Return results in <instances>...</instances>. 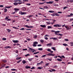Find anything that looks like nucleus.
<instances>
[{
    "label": "nucleus",
    "mask_w": 73,
    "mask_h": 73,
    "mask_svg": "<svg viewBox=\"0 0 73 73\" xmlns=\"http://www.w3.org/2000/svg\"><path fill=\"white\" fill-rule=\"evenodd\" d=\"M7 11H8V10H7V9L6 8H5L4 9V12H5H5H7Z\"/></svg>",
    "instance_id": "obj_15"
},
{
    "label": "nucleus",
    "mask_w": 73,
    "mask_h": 73,
    "mask_svg": "<svg viewBox=\"0 0 73 73\" xmlns=\"http://www.w3.org/2000/svg\"><path fill=\"white\" fill-rule=\"evenodd\" d=\"M44 3H39V5H42L44 4Z\"/></svg>",
    "instance_id": "obj_41"
},
{
    "label": "nucleus",
    "mask_w": 73,
    "mask_h": 73,
    "mask_svg": "<svg viewBox=\"0 0 73 73\" xmlns=\"http://www.w3.org/2000/svg\"><path fill=\"white\" fill-rule=\"evenodd\" d=\"M60 31H56L55 32V34L56 35H58V34H57L58 33H59Z\"/></svg>",
    "instance_id": "obj_11"
},
{
    "label": "nucleus",
    "mask_w": 73,
    "mask_h": 73,
    "mask_svg": "<svg viewBox=\"0 0 73 73\" xmlns=\"http://www.w3.org/2000/svg\"><path fill=\"white\" fill-rule=\"evenodd\" d=\"M51 49H52L54 50V51H56V49H55V47H52L51 48Z\"/></svg>",
    "instance_id": "obj_35"
},
{
    "label": "nucleus",
    "mask_w": 73,
    "mask_h": 73,
    "mask_svg": "<svg viewBox=\"0 0 73 73\" xmlns=\"http://www.w3.org/2000/svg\"><path fill=\"white\" fill-rule=\"evenodd\" d=\"M53 5L54 6H57V7H58V5L54 4H53Z\"/></svg>",
    "instance_id": "obj_36"
},
{
    "label": "nucleus",
    "mask_w": 73,
    "mask_h": 73,
    "mask_svg": "<svg viewBox=\"0 0 73 73\" xmlns=\"http://www.w3.org/2000/svg\"><path fill=\"white\" fill-rule=\"evenodd\" d=\"M47 51H48V52H50L51 50H50V49L48 48V49H47Z\"/></svg>",
    "instance_id": "obj_57"
},
{
    "label": "nucleus",
    "mask_w": 73,
    "mask_h": 73,
    "mask_svg": "<svg viewBox=\"0 0 73 73\" xmlns=\"http://www.w3.org/2000/svg\"><path fill=\"white\" fill-rule=\"evenodd\" d=\"M14 10L15 11H19V9L17 8H15L14 9Z\"/></svg>",
    "instance_id": "obj_25"
},
{
    "label": "nucleus",
    "mask_w": 73,
    "mask_h": 73,
    "mask_svg": "<svg viewBox=\"0 0 73 73\" xmlns=\"http://www.w3.org/2000/svg\"><path fill=\"white\" fill-rule=\"evenodd\" d=\"M38 46H42V45H41V44H38L37 45Z\"/></svg>",
    "instance_id": "obj_62"
},
{
    "label": "nucleus",
    "mask_w": 73,
    "mask_h": 73,
    "mask_svg": "<svg viewBox=\"0 0 73 73\" xmlns=\"http://www.w3.org/2000/svg\"><path fill=\"white\" fill-rule=\"evenodd\" d=\"M57 60V61H62V59H60V58H58Z\"/></svg>",
    "instance_id": "obj_20"
},
{
    "label": "nucleus",
    "mask_w": 73,
    "mask_h": 73,
    "mask_svg": "<svg viewBox=\"0 0 73 73\" xmlns=\"http://www.w3.org/2000/svg\"><path fill=\"white\" fill-rule=\"evenodd\" d=\"M65 40L66 41H69V40L68 39H65Z\"/></svg>",
    "instance_id": "obj_59"
},
{
    "label": "nucleus",
    "mask_w": 73,
    "mask_h": 73,
    "mask_svg": "<svg viewBox=\"0 0 73 73\" xmlns=\"http://www.w3.org/2000/svg\"><path fill=\"white\" fill-rule=\"evenodd\" d=\"M52 45V44L51 43H48L46 44L47 46H51Z\"/></svg>",
    "instance_id": "obj_4"
},
{
    "label": "nucleus",
    "mask_w": 73,
    "mask_h": 73,
    "mask_svg": "<svg viewBox=\"0 0 73 73\" xmlns=\"http://www.w3.org/2000/svg\"><path fill=\"white\" fill-rule=\"evenodd\" d=\"M33 53L35 52H36V50H35V49H33V50L32 51Z\"/></svg>",
    "instance_id": "obj_30"
},
{
    "label": "nucleus",
    "mask_w": 73,
    "mask_h": 73,
    "mask_svg": "<svg viewBox=\"0 0 73 73\" xmlns=\"http://www.w3.org/2000/svg\"><path fill=\"white\" fill-rule=\"evenodd\" d=\"M4 48H5V49H8V48L11 49V46H7L6 47H4Z\"/></svg>",
    "instance_id": "obj_10"
},
{
    "label": "nucleus",
    "mask_w": 73,
    "mask_h": 73,
    "mask_svg": "<svg viewBox=\"0 0 73 73\" xmlns=\"http://www.w3.org/2000/svg\"><path fill=\"white\" fill-rule=\"evenodd\" d=\"M29 54H27L26 55H25V57H27V56H29Z\"/></svg>",
    "instance_id": "obj_56"
},
{
    "label": "nucleus",
    "mask_w": 73,
    "mask_h": 73,
    "mask_svg": "<svg viewBox=\"0 0 73 73\" xmlns=\"http://www.w3.org/2000/svg\"><path fill=\"white\" fill-rule=\"evenodd\" d=\"M5 65L6 64H5L2 63V67H1V69L2 68H3V67H4V66H5Z\"/></svg>",
    "instance_id": "obj_16"
},
{
    "label": "nucleus",
    "mask_w": 73,
    "mask_h": 73,
    "mask_svg": "<svg viewBox=\"0 0 73 73\" xmlns=\"http://www.w3.org/2000/svg\"><path fill=\"white\" fill-rule=\"evenodd\" d=\"M44 8L45 9H48V7H47V6H44Z\"/></svg>",
    "instance_id": "obj_26"
},
{
    "label": "nucleus",
    "mask_w": 73,
    "mask_h": 73,
    "mask_svg": "<svg viewBox=\"0 0 73 73\" xmlns=\"http://www.w3.org/2000/svg\"><path fill=\"white\" fill-rule=\"evenodd\" d=\"M2 40H6L7 39L5 38H3L2 39Z\"/></svg>",
    "instance_id": "obj_53"
},
{
    "label": "nucleus",
    "mask_w": 73,
    "mask_h": 73,
    "mask_svg": "<svg viewBox=\"0 0 73 73\" xmlns=\"http://www.w3.org/2000/svg\"><path fill=\"white\" fill-rule=\"evenodd\" d=\"M29 50L30 52H32L33 50V48H30V47H29Z\"/></svg>",
    "instance_id": "obj_17"
},
{
    "label": "nucleus",
    "mask_w": 73,
    "mask_h": 73,
    "mask_svg": "<svg viewBox=\"0 0 73 73\" xmlns=\"http://www.w3.org/2000/svg\"><path fill=\"white\" fill-rule=\"evenodd\" d=\"M40 41L41 42H42V43H43V42H44V40H40Z\"/></svg>",
    "instance_id": "obj_39"
},
{
    "label": "nucleus",
    "mask_w": 73,
    "mask_h": 73,
    "mask_svg": "<svg viewBox=\"0 0 73 73\" xmlns=\"http://www.w3.org/2000/svg\"><path fill=\"white\" fill-rule=\"evenodd\" d=\"M51 16H55V14L54 13L53 14H51Z\"/></svg>",
    "instance_id": "obj_42"
},
{
    "label": "nucleus",
    "mask_w": 73,
    "mask_h": 73,
    "mask_svg": "<svg viewBox=\"0 0 73 73\" xmlns=\"http://www.w3.org/2000/svg\"><path fill=\"white\" fill-rule=\"evenodd\" d=\"M8 18H9V17H8V16H7V17H6L5 19V20H6V19L8 20Z\"/></svg>",
    "instance_id": "obj_38"
},
{
    "label": "nucleus",
    "mask_w": 73,
    "mask_h": 73,
    "mask_svg": "<svg viewBox=\"0 0 73 73\" xmlns=\"http://www.w3.org/2000/svg\"><path fill=\"white\" fill-rule=\"evenodd\" d=\"M24 27H27V28H32L33 27L32 26H28V25H25Z\"/></svg>",
    "instance_id": "obj_3"
},
{
    "label": "nucleus",
    "mask_w": 73,
    "mask_h": 73,
    "mask_svg": "<svg viewBox=\"0 0 73 73\" xmlns=\"http://www.w3.org/2000/svg\"><path fill=\"white\" fill-rule=\"evenodd\" d=\"M37 35H35L34 36V38H37Z\"/></svg>",
    "instance_id": "obj_28"
},
{
    "label": "nucleus",
    "mask_w": 73,
    "mask_h": 73,
    "mask_svg": "<svg viewBox=\"0 0 73 73\" xmlns=\"http://www.w3.org/2000/svg\"><path fill=\"white\" fill-rule=\"evenodd\" d=\"M11 70L13 71H15V70H16L15 69H11Z\"/></svg>",
    "instance_id": "obj_45"
},
{
    "label": "nucleus",
    "mask_w": 73,
    "mask_h": 73,
    "mask_svg": "<svg viewBox=\"0 0 73 73\" xmlns=\"http://www.w3.org/2000/svg\"><path fill=\"white\" fill-rule=\"evenodd\" d=\"M22 10L23 11H26V9H25V7H23L22 8Z\"/></svg>",
    "instance_id": "obj_14"
},
{
    "label": "nucleus",
    "mask_w": 73,
    "mask_h": 73,
    "mask_svg": "<svg viewBox=\"0 0 73 73\" xmlns=\"http://www.w3.org/2000/svg\"><path fill=\"white\" fill-rule=\"evenodd\" d=\"M68 3H69V2H70V3H73V0H68Z\"/></svg>",
    "instance_id": "obj_18"
},
{
    "label": "nucleus",
    "mask_w": 73,
    "mask_h": 73,
    "mask_svg": "<svg viewBox=\"0 0 73 73\" xmlns=\"http://www.w3.org/2000/svg\"><path fill=\"white\" fill-rule=\"evenodd\" d=\"M6 30L7 31L8 33H9V32H11V31L10 29H7Z\"/></svg>",
    "instance_id": "obj_22"
},
{
    "label": "nucleus",
    "mask_w": 73,
    "mask_h": 73,
    "mask_svg": "<svg viewBox=\"0 0 73 73\" xmlns=\"http://www.w3.org/2000/svg\"><path fill=\"white\" fill-rule=\"evenodd\" d=\"M35 69V67H33L31 68V69Z\"/></svg>",
    "instance_id": "obj_58"
},
{
    "label": "nucleus",
    "mask_w": 73,
    "mask_h": 73,
    "mask_svg": "<svg viewBox=\"0 0 73 73\" xmlns=\"http://www.w3.org/2000/svg\"><path fill=\"white\" fill-rule=\"evenodd\" d=\"M70 44L71 46H73V42H70Z\"/></svg>",
    "instance_id": "obj_40"
},
{
    "label": "nucleus",
    "mask_w": 73,
    "mask_h": 73,
    "mask_svg": "<svg viewBox=\"0 0 73 73\" xmlns=\"http://www.w3.org/2000/svg\"><path fill=\"white\" fill-rule=\"evenodd\" d=\"M40 53V52H35L34 53V54H37V53Z\"/></svg>",
    "instance_id": "obj_37"
},
{
    "label": "nucleus",
    "mask_w": 73,
    "mask_h": 73,
    "mask_svg": "<svg viewBox=\"0 0 73 73\" xmlns=\"http://www.w3.org/2000/svg\"><path fill=\"white\" fill-rule=\"evenodd\" d=\"M63 45H64V46H68V44H63Z\"/></svg>",
    "instance_id": "obj_50"
},
{
    "label": "nucleus",
    "mask_w": 73,
    "mask_h": 73,
    "mask_svg": "<svg viewBox=\"0 0 73 73\" xmlns=\"http://www.w3.org/2000/svg\"><path fill=\"white\" fill-rule=\"evenodd\" d=\"M53 3V1H50L48 2H46V3H47V4H49V3L51 4V3Z\"/></svg>",
    "instance_id": "obj_12"
},
{
    "label": "nucleus",
    "mask_w": 73,
    "mask_h": 73,
    "mask_svg": "<svg viewBox=\"0 0 73 73\" xmlns=\"http://www.w3.org/2000/svg\"><path fill=\"white\" fill-rule=\"evenodd\" d=\"M48 12H50V13H53L54 12V11H48Z\"/></svg>",
    "instance_id": "obj_23"
},
{
    "label": "nucleus",
    "mask_w": 73,
    "mask_h": 73,
    "mask_svg": "<svg viewBox=\"0 0 73 73\" xmlns=\"http://www.w3.org/2000/svg\"><path fill=\"white\" fill-rule=\"evenodd\" d=\"M19 14L23 15H26L27 14V13L26 12H23L21 11H20L19 12Z\"/></svg>",
    "instance_id": "obj_2"
},
{
    "label": "nucleus",
    "mask_w": 73,
    "mask_h": 73,
    "mask_svg": "<svg viewBox=\"0 0 73 73\" xmlns=\"http://www.w3.org/2000/svg\"><path fill=\"white\" fill-rule=\"evenodd\" d=\"M27 17H29V18H30V17H33V15H30L29 16H27Z\"/></svg>",
    "instance_id": "obj_34"
},
{
    "label": "nucleus",
    "mask_w": 73,
    "mask_h": 73,
    "mask_svg": "<svg viewBox=\"0 0 73 73\" xmlns=\"http://www.w3.org/2000/svg\"><path fill=\"white\" fill-rule=\"evenodd\" d=\"M67 30H70L71 29V27L70 26H68L67 28Z\"/></svg>",
    "instance_id": "obj_9"
},
{
    "label": "nucleus",
    "mask_w": 73,
    "mask_h": 73,
    "mask_svg": "<svg viewBox=\"0 0 73 73\" xmlns=\"http://www.w3.org/2000/svg\"><path fill=\"white\" fill-rule=\"evenodd\" d=\"M13 4L14 5H17L18 4V3L17 2H15L13 3Z\"/></svg>",
    "instance_id": "obj_19"
},
{
    "label": "nucleus",
    "mask_w": 73,
    "mask_h": 73,
    "mask_svg": "<svg viewBox=\"0 0 73 73\" xmlns=\"http://www.w3.org/2000/svg\"><path fill=\"white\" fill-rule=\"evenodd\" d=\"M31 66H26V69H30Z\"/></svg>",
    "instance_id": "obj_13"
},
{
    "label": "nucleus",
    "mask_w": 73,
    "mask_h": 73,
    "mask_svg": "<svg viewBox=\"0 0 73 73\" xmlns=\"http://www.w3.org/2000/svg\"><path fill=\"white\" fill-rule=\"evenodd\" d=\"M57 26L58 27H61V25H58V24Z\"/></svg>",
    "instance_id": "obj_31"
},
{
    "label": "nucleus",
    "mask_w": 73,
    "mask_h": 73,
    "mask_svg": "<svg viewBox=\"0 0 73 73\" xmlns=\"http://www.w3.org/2000/svg\"><path fill=\"white\" fill-rule=\"evenodd\" d=\"M50 28H51V29H52V27L50 26H48V29H50Z\"/></svg>",
    "instance_id": "obj_29"
},
{
    "label": "nucleus",
    "mask_w": 73,
    "mask_h": 73,
    "mask_svg": "<svg viewBox=\"0 0 73 73\" xmlns=\"http://www.w3.org/2000/svg\"><path fill=\"white\" fill-rule=\"evenodd\" d=\"M7 62V60H2V64H4V63H5Z\"/></svg>",
    "instance_id": "obj_6"
},
{
    "label": "nucleus",
    "mask_w": 73,
    "mask_h": 73,
    "mask_svg": "<svg viewBox=\"0 0 73 73\" xmlns=\"http://www.w3.org/2000/svg\"><path fill=\"white\" fill-rule=\"evenodd\" d=\"M28 60H29V61H32V60H33V58H29Z\"/></svg>",
    "instance_id": "obj_27"
},
{
    "label": "nucleus",
    "mask_w": 73,
    "mask_h": 73,
    "mask_svg": "<svg viewBox=\"0 0 73 73\" xmlns=\"http://www.w3.org/2000/svg\"><path fill=\"white\" fill-rule=\"evenodd\" d=\"M46 24H50V21L48 22H46Z\"/></svg>",
    "instance_id": "obj_47"
},
{
    "label": "nucleus",
    "mask_w": 73,
    "mask_h": 73,
    "mask_svg": "<svg viewBox=\"0 0 73 73\" xmlns=\"http://www.w3.org/2000/svg\"><path fill=\"white\" fill-rule=\"evenodd\" d=\"M57 24H56V25H54V27H57Z\"/></svg>",
    "instance_id": "obj_44"
},
{
    "label": "nucleus",
    "mask_w": 73,
    "mask_h": 73,
    "mask_svg": "<svg viewBox=\"0 0 73 73\" xmlns=\"http://www.w3.org/2000/svg\"><path fill=\"white\" fill-rule=\"evenodd\" d=\"M26 5H27L30 6V5H31V4H30V3H27V4H26Z\"/></svg>",
    "instance_id": "obj_60"
},
{
    "label": "nucleus",
    "mask_w": 73,
    "mask_h": 73,
    "mask_svg": "<svg viewBox=\"0 0 73 73\" xmlns=\"http://www.w3.org/2000/svg\"><path fill=\"white\" fill-rule=\"evenodd\" d=\"M33 46L36 47V46H37V45L36 44H38V42H33Z\"/></svg>",
    "instance_id": "obj_1"
},
{
    "label": "nucleus",
    "mask_w": 73,
    "mask_h": 73,
    "mask_svg": "<svg viewBox=\"0 0 73 73\" xmlns=\"http://www.w3.org/2000/svg\"><path fill=\"white\" fill-rule=\"evenodd\" d=\"M58 13H62V12H58Z\"/></svg>",
    "instance_id": "obj_64"
},
{
    "label": "nucleus",
    "mask_w": 73,
    "mask_h": 73,
    "mask_svg": "<svg viewBox=\"0 0 73 73\" xmlns=\"http://www.w3.org/2000/svg\"><path fill=\"white\" fill-rule=\"evenodd\" d=\"M49 63H46L45 65L46 66H48L49 65Z\"/></svg>",
    "instance_id": "obj_49"
},
{
    "label": "nucleus",
    "mask_w": 73,
    "mask_h": 73,
    "mask_svg": "<svg viewBox=\"0 0 73 73\" xmlns=\"http://www.w3.org/2000/svg\"><path fill=\"white\" fill-rule=\"evenodd\" d=\"M53 68H57V66H54Z\"/></svg>",
    "instance_id": "obj_32"
},
{
    "label": "nucleus",
    "mask_w": 73,
    "mask_h": 73,
    "mask_svg": "<svg viewBox=\"0 0 73 73\" xmlns=\"http://www.w3.org/2000/svg\"><path fill=\"white\" fill-rule=\"evenodd\" d=\"M24 29H25L24 28H22L21 29H20V30H22V31H24Z\"/></svg>",
    "instance_id": "obj_55"
},
{
    "label": "nucleus",
    "mask_w": 73,
    "mask_h": 73,
    "mask_svg": "<svg viewBox=\"0 0 73 73\" xmlns=\"http://www.w3.org/2000/svg\"><path fill=\"white\" fill-rule=\"evenodd\" d=\"M13 42H14V43H17V42H18V41L17 40H12Z\"/></svg>",
    "instance_id": "obj_8"
},
{
    "label": "nucleus",
    "mask_w": 73,
    "mask_h": 73,
    "mask_svg": "<svg viewBox=\"0 0 73 73\" xmlns=\"http://www.w3.org/2000/svg\"><path fill=\"white\" fill-rule=\"evenodd\" d=\"M66 8H68V7L66 6V7H64L63 8V9H66Z\"/></svg>",
    "instance_id": "obj_51"
},
{
    "label": "nucleus",
    "mask_w": 73,
    "mask_h": 73,
    "mask_svg": "<svg viewBox=\"0 0 73 73\" xmlns=\"http://www.w3.org/2000/svg\"><path fill=\"white\" fill-rule=\"evenodd\" d=\"M47 54L46 55H42V56L41 57L42 58V57H45V56H47Z\"/></svg>",
    "instance_id": "obj_48"
},
{
    "label": "nucleus",
    "mask_w": 73,
    "mask_h": 73,
    "mask_svg": "<svg viewBox=\"0 0 73 73\" xmlns=\"http://www.w3.org/2000/svg\"><path fill=\"white\" fill-rule=\"evenodd\" d=\"M39 50H42V48H40L38 49Z\"/></svg>",
    "instance_id": "obj_33"
},
{
    "label": "nucleus",
    "mask_w": 73,
    "mask_h": 73,
    "mask_svg": "<svg viewBox=\"0 0 73 73\" xmlns=\"http://www.w3.org/2000/svg\"><path fill=\"white\" fill-rule=\"evenodd\" d=\"M21 58V57H17L16 58V60H19V59H20Z\"/></svg>",
    "instance_id": "obj_43"
},
{
    "label": "nucleus",
    "mask_w": 73,
    "mask_h": 73,
    "mask_svg": "<svg viewBox=\"0 0 73 73\" xmlns=\"http://www.w3.org/2000/svg\"><path fill=\"white\" fill-rule=\"evenodd\" d=\"M40 26L41 27H42V28H45L46 26V25H40Z\"/></svg>",
    "instance_id": "obj_7"
},
{
    "label": "nucleus",
    "mask_w": 73,
    "mask_h": 73,
    "mask_svg": "<svg viewBox=\"0 0 73 73\" xmlns=\"http://www.w3.org/2000/svg\"><path fill=\"white\" fill-rule=\"evenodd\" d=\"M51 70L52 72H55L56 71V70L54 69H52Z\"/></svg>",
    "instance_id": "obj_52"
},
{
    "label": "nucleus",
    "mask_w": 73,
    "mask_h": 73,
    "mask_svg": "<svg viewBox=\"0 0 73 73\" xmlns=\"http://www.w3.org/2000/svg\"><path fill=\"white\" fill-rule=\"evenodd\" d=\"M38 69H42V68H41L40 67H38Z\"/></svg>",
    "instance_id": "obj_54"
},
{
    "label": "nucleus",
    "mask_w": 73,
    "mask_h": 73,
    "mask_svg": "<svg viewBox=\"0 0 73 73\" xmlns=\"http://www.w3.org/2000/svg\"><path fill=\"white\" fill-rule=\"evenodd\" d=\"M15 52H16V53H18V50H17L15 51Z\"/></svg>",
    "instance_id": "obj_63"
},
{
    "label": "nucleus",
    "mask_w": 73,
    "mask_h": 73,
    "mask_svg": "<svg viewBox=\"0 0 73 73\" xmlns=\"http://www.w3.org/2000/svg\"><path fill=\"white\" fill-rule=\"evenodd\" d=\"M55 15H56V16H60V15L58 14V13H55Z\"/></svg>",
    "instance_id": "obj_21"
},
{
    "label": "nucleus",
    "mask_w": 73,
    "mask_h": 73,
    "mask_svg": "<svg viewBox=\"0 0 73 73\" xmlns=\"http://www.w3.org/2000/svg\"><path fill=\"white\" fill-rule=\"evenodd\" d=\"M13 28H15V29H19V28L15 27H13Z\"/></svg>",
    "instance_id": "obj_46"
},
{
    "label": "nucleus",
    "mask_w": 73,
    "mask_h": 73,
    "mask_svg": "<svg viewBox=\"0 0 73 73\" xmlns=\"http://www.w3.org/2000/svg\"><path fill=\"white\" fill-rule=\"evenodd\" d=\"M22 62H23V64H25V63H26V62H27L25 61V60H23Z\"/></svg>",
    "instance_id": "obj_24"
},
{
    "label": "nucleus",
    "mask_w": 73,
    "mask_h": 73,
    "mask_svg": "<svg viewBox=\"0 0 73 73\" xmlns=\"http://www.w3.org/2000/svg\"><path fill=\"white\" fill-rule=\"evenodd\" d=\"M47 56H54V55H53V54L52 53H49V54H47Z\"/></svg>",
    "instance_id": "obj_5"
},
{
    "label": "nucleus",
    "mask_w": 73,
    "mask_h": 73,
    "mask_svg": "<svg viewBox=\"0 0 73 73\" xmlns=\"http://www.w3.org/2000/svg\"><path fill=\"white\" fill-rule=\"evenodd\" d=\"M53 39L54 41H55L56 40H57V39L56 38H53Z\"/></svg>",
    "instance_id": "obj_61"
}]
</instances>
